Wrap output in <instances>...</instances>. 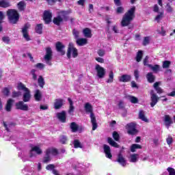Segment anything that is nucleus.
<instances>
[{
  "label": "nucleus",
  "instance_id": "412c9836",
  "mask_svg": "<svg viewBox=\"0 0 175 175\" xmlns=\"http://www.w3.org/2000/svg\"><path fill=\"white\" fill-rule=\"evenodd\" d=\"M132 80V77L129 75H123L119 77V81L120 83H129Z\"/></svg>",
  "mask_w": 175,
  "mask_h": 175
},
{
  "label": "nucleus",
  "instance_id": "79ce46f5",
  "mask_svg": "<svg viewBox=\"0 0 175 175\" xmlns=\"http://www.w3.org/2000/svg\"><path fill=\"white\" fill-rule=\"evenodd\" d=\"M142 58H143V51H138V52L137 53L136 57H135L137 62H140V61H142Z\"/></svg>",
  "mask_w": 175,
  "mask_h": 175
},
{
  "label": "nucleus",
  "instance_id": "c03bdc74",
  "mask_svg": "<svg viewBox=\"0 0 175 175\" xmlns=\"http://www.w3.org/2000/svg\"><path fill=\"white\" fill-rule=\"evenodd\" d=\"M59 142L62 144H66L68 142V137L66 135H61Z\"/></svg>",
  "mask_w": 175,
  "mask_h": 175
},
{
  "label": "nucleus",
  "instance_id": "393cba45",
  "mask_svg": "<svg viewBox=\"0 0 175 175\" xmlns=\"http://www.w3.org/2000/svg\"><path fill=\"white\" fill-rule=\"evenodd\" d=\"M34 99L36 102H40L42 100V92L39 90H36L34 94Z\"/></svg>",
  "mask_w": 175,
  "mask_h": 175
},
{
  "label": "nucleus",
  "instance_id": "b1692460",
  "mask_svg": "<svg viewBox=\"0 0 175 175\" xmlns=\"http://www.w3.org/2000/svg\"><path fill=\"white\" fill-rule=\"evenodd\" d=\"M12 5L10 2L7 0H0V8H3V9H6L8 8H10Z\"/></svg>",
  "mask_w": 175,
  "mask_h": 175
},
{
  "label": "nucleus",
  "instance_id": "2eb2a0df",
  "mask_svg": "<svg viewBox=\"0 0 175 175\" xmlns=\"http://www.w3.org/2000/svg\"><path fill=\"white\" fill-rule=\"evenodd\" d=\"M103 150H104V153L105 154L106 158H108L109 159H111L113 158V154H111V148H110V146H109V145L104 144Z\"/></svg>",
  "mask_w": 175,
  "mask_h": 175
},
{
  "label": "nucleus",
  "instance_id": "864d4df0",
  "mask_svg": "<svg viewBox=\"0 0 175 175\" xmlns=\"http://www.w3.org/2000/svg\"><path fill=\"white\" fill-rule=\"evenodd\" d=\"M124 7L120 5L116 8V13L117 14H122V13H124Z\"/></svg>",
  "mask_w": 175,
  "mask_h": 175
},
{
  "label": "nucleus",
  "instance_id": "bb28decb",
  "mask_svg": "<svg viewBox=\"0 0 175 175\" xmlns=\"http://www.w3.org/2000/svg\"><path fill=\"white\" fill-rule=\"evenodd\" d=\"M36 33H38V35H42L43 33V24L40 23L36 25L35 27Z\"/></svg>",
  "mask_w": 175,
  "mask_h": 175
},
{
  "label": "nucleus",
  "instance_id": "c85d7f7f",
  "mask_svg": "<svg viewBox=\"0 0 175 175\" xmlns=\"http://www.w3.org/2000/svg\"><path fill=\"white\" fill-rule=\"evenodd\" d=\"M139 118L144 122H148V120L146 118V112L143 110H140L139 112Z\"/></svg>",
  "mask_w": 175,
  "mask_h": 175
},
{
  "label": "nucleus",
  "instance_id": "f8f14e48",
  "mask_svg": "<svg viewBox=\"0 0 175 175\" xmlns=\"http://www.w3.org/2000/svg\"><path fill=\"white\" fill-rule=\"evenodd\" d=\"M70 13H72V10H61L58 12V15L60 16V17H62V18L63 19V21H68V20H69V14H70Z\"/></svg>",
  "mask_w": 175,
  "mask_h": 175
},
{
  "label": "nucleus",
  "instance_id": "7ed1b4c3",
  "mask_svg": "<svg viewBox=\"0 0 175 175\" xmlns=\"http://www.w3.org/2000/svg\"><path fill=\"white\" fill-rule=\"evenodd\" d=\"M85 111L90 113V120L92 125V131H96L98 128V123H96V117L94 113V108L90 103H86L84 106Z\"/></svg>",
  "mask_w": 175,
  "mask_h": 175
},
{
  "label": "nucleus",
  "instance_id": "0eeeda50",
  "mask_svg": "<svg viewBox=\"0 0 175 175\" xmlns=\"http://www.w3.org/2000/svg\"><path fill=\"white\" fill-rule=\"evenodd\" d=\"M72 51L73 58H76L79 55V52L77 51V49L73 46H70L68 47L67 51V58H68V59H70V58L72 57Z\"/></svg>",
  "mask_w": 175,
  "mask_h": 175
},
{
  "label": "nucleus",
  "instance_id": "a878e982",
  "mask_svg": "<svg viewBox=\"0 0 175 175\" xmlns=\"http://www.w3.org/2000/svg\"><path fill=\"white\" fill-rule=\"evenodd\" d=\"M107 143L109 144V146H111V147H115V148H119L120 145L117 144L114 140H113V138L109 137L107 138Z\"/></svg>",
  "mask_w": 175,
  "mask_h": 175
},
{
  "label": "nucleus",
  "instance_id": "dca6fc26",
  "mask_svg": "<svg viewBox=\"0 0 175 175\" xmlns=\"http://www.w3.org/2000/svg\"><path fill=\"white\" fill-rule=\"evenodd\" d=\"M58 154H59L58 149L55 148H49L45 151V155H53V157H57Z\"/></svg>",
  "mask_w": 175,
  "mask_h": 175
},
{
  "label": "nucleus",
  "instance_id": "4c0bfd02",
  "mask_svg": "<svg viewBox=\"0 0 175 175\" xmlns=\"http://www.w3.org/2000/svg\"><path fill=\"white\" fill-rule=\"evenodd\" d=\"M153 87L157 91V94H163V90L159 87V82H156L154 83Z\"/></svg>",
  "mask_w": 175,
  "mask_h": 175
},
{
  "label": "nucleus",
  "instance_id": "6e6d98bb",
  "mask_svg": "<svg viewBox=\"0 0 175 175\" xmlns=\"http://www.w3.org/2000/svg\"><path fill=\"white\" fill-rule=\"evenodd\" d=\"M36 72V70H35V69H32L31 70V75H32V79L35 81H36V80H38V75H36V73H35Z\"/></svg>",
  "mask_w": 175,
  "mask_h": 175
},
{
  "label": "nucleus",
  "instance_id": "1a4fd4ad",
  "mask_svg": "<svg viewBox=\"0 0 175 175\" xmlns=\"http://www.w3.org/2000/svg\"><path fill=\"white\" fill-rule=\"evenodd\" d=\"M53 18V13H51L49 10L44 11L43 14V20L44 21V24L49 25L51 23V19Z\"/></svg>",
  "mask_w": 175,
  "mask_h": 175
},
{
  "label": "nucleus",
  "instance_id": "c756f323",
  "mask_svg": "<svg viewBox=\"0 0 175 175\" xmlns=\"http://www.w3.org/2000/svg\"><path fill=\"white\" fill-rule=\"evenodd\" d=\"M142 148L143 146H142V145L133 144L131 145L130 150L131 152H136V150H142Z\"/></svg>",
  "mask_w": 175,
  "mask_h": 175
},
{
  "label": "nucleus",
  "instance_id": "58836bf2",
  "mask_svg": "<svg viewBox=\"0 0 175 175\" xmlns=\"http://www.w3.org/2000/svg\"><path fill=\"white\" fill-rule=\"evenodd\" d=\"M17 90H18V91H25V92L29 90V89L25 87V85L21 82L18 83Z\"/></svg>",
  "mask_w": 175,
  "mask_h": 175
},
{
  "label": "nucleus",
  "instance_id": "de8ad7c7",
  "mask_svg": "<svg viewBox=\"0 0 175 175\" xmlns=\"http://www.w3.org/2000/svg\"><path fill=\"white\" fill-rule=\"evenodd\" d=\"M112 137L115 142H120V134L117 131L113 132Z\"/></svg>",
  "mask_w": 175,
  "mask_h": 175
},
{
  "label": "nucleus",
  "instance_id": "774afa93",
  "mask_svg": "<svg viewBox=\"0 0 175 175\" xmlns=\"http://www.w3.org/2000/svg\"><path fill=\"white\" fill-rule=\"evenodd\" d=\"M84 3H85V0H79L77 1V5H79V6H84Z\"/></svg>",
  "mask_w": 175,
  "mask_h": 175
},
{
  "label": "nucleus",
  "instance_id": "f03ea898",
  "mask_svg": "<svg viewBox=\"0 0 175 175\" xmlns=\"http://www.w3.org/2000/svg\"><path fill=\"white\" fill-rule=\"evenodd\" d=\"M31 91L29 90L25 92L23 96V101H18L15 104L16 109L17 110H22L23 111H28L29 107H28V105L24 103V102H29L31 100Z\"/></svg>",
  "mask_w": 175,
  "mask_h": 175
},
{
  "label": "nucleus",
  "instance_id": "7c9ffc66",
  "mask_svg": "<svg viewBox=\"0 0 175 175\" xmlns=\"http://www.w3.org/2000/svg\"><path fill=\"white\" fill-rule=\"evenodd\" d=\"M76 42L78 46H85L88 43L87 38H78Z\"/></svg>",
  "mask_w": 175,
  "mask_h": 175
},
{
  "label": "nucleus",
  "instance_id": "3c124183",
  "mask_svg": "<svg viewBox=\"0 0 175 175\" xmlns=\"http://www.w3.org/2000/svg\"><path fill=\"white\" fill-rule=\"evenodd\" d=\"M170 64H172L170 62V61L165 60V61L163 62L162 67L163 68V69H167V68H170Z\"/></svg>",
  "mask_w": 175,
  "mask_h": 175
},
{
  "label": "nucleus",
  "instance_id": "39448f33",
  "mask_svg": "<svg viewBox=\"0 0 175 175\" xmlns=\"http://www.w3.org/2000/svg\"><path fill=\"white\" fill-rule=\"evenodd\" d=\"M45 50L46 54L44 57V59L45 60L46 64H47V65H49V66H51V59H53V50L50 46L46 47Z\"/></svg>",
  "mask_w": 175,
  "mask_h": 175
},
{
  "label": "nucleus",
  "instance_id": "c9c22d12",
  "mask_svg": "<svg viewBox=\"0 0 175 175\" xmlns=\"http://www.w3.org/2000/svg\"><path fill=\"white\" fill-rule=\"evenodd\" d=\"M38 83L40 88H44L46 82L44 81V78L42 76L40 75L38 79Z\"/></svg>",
  "mask_w": 175,
  "mask_h": 175
},
{
  "label": "nucleus",
  "instance_id": "72a5a7b5",
  "mask_svg": "<svg viewBox=\"0 0 175 175\" xmlns=\"http://www.w3.org/2000/svg\"><path fill=\"white\" fill-rule=\"evenodd\" d=\"M70 128L71 129V132L73 133H75V132H77L79 131V125L75 122H72L70 124Z\"/></svg>",
  "mask_w": 175,
  "mask_h": 175
},
{
  "label": "nucleus",
  "instance_id": "4468645a",
  "mask_svg": "<svg viewBox=\"0 0 175 175\" xmlns=\"http://www.w3.org/2000/svg\"><path fill=\"white\" fill-rule=\"evenodd\" d=\"M55 49L56 51H57V53H59L60 55H65V45H64L62 42L59 41L57 42L55 44Z\"/></svg>",
  "mask_w": 175,
  "mask_h": 175
},
{
  "label": "nucleus",
  "instance_id": "bf43d9fd",
  "mask_svg": "<svg viewBox=\"0 0 175 175\" xmlns=\"http://www.w3.org/2000/svg\"><path fill=\"white\" fill-rule=\"evenodd\" d=\"M167 172L169 173V175H175V170H174V168L169 167L167 169Z\"/></svg>",
  "mask_w": 175,
  "mask_h": 175
},
{
  "label": "nucleus",
  "instance_id": "37998d69",
  "mask_svg": "<svg viewBox=\"0 0 175 175\" xmlns=\"http://www.w3.org/2000/svg\"><path fill=\"white\" fill-rule=\"evenodd\" d=\"M31 151H34L38 154V155H40L41 154H43V151H42V149L39 146H34L31 148Z\"/></svg>",
  "mask_w": 175,
  "mask_h": 175
},
{
  "label": "nucleus",
  "instance_id": "f704fd0d",
  "mask_svg": "<svg viewBox=\"0 0 175 175\" xmlns=\"http://www.w3.org/2000/svg\"><path fill=\"white\" fill-rule=\"evenodd\" d=\"M68 101L70 105L68 113L69 114H72V113L75 111V106H73V100H72V98H68Z\"/></svg>",
  "mask_w": 175,
  "mask_h": 175
},
{
  "label": "nucleus",
  "instance_id": "6e6552de",
  "mask_svg": "<svg viewBox=\"0 0 175 175\" xmlns=\"http://www.w3.org/2000/svg\"><path fill=\"white\" fill-rule=\"evenodd\" d=\"M29 27H31V25H29V23H26L22 28V33L23 35V38L27 40V42H29V40H31V38H29V34L28 33V29H29Z\"/></svg>",
  "mask_w": 175,
  "mask_h": 175
},
{
  "label": "nucleus",
  "instance_id": "e2e57ef3",
  "mask_svg": "<svg viewBox=\"0 0 175 175\" xmlns=\"http://www.w3.org/2000/svg\"><path fill=\"white\" fill-rule=\"evenodd\" d=\"M105 51L103 49H99L97 51V54L99 55V57H103L105 55Z\"/></svg>",
  "mask_w": 175,
  "mask_h": 175
},
{
  "label": "nucleus",
  "instance_id": "20e7f679",
  "mask_svg": "<svg viewBox=\"0 0 175 175\" xmlns=\"http://www.w3.org/2000/svg\"><path fill=\"white\" fill-rule=\"evenodd\" d=\"M7 16L10 24H17L20 20V14L14 9H9L7 11Z\"/></svg>",
  "mask_w": 175,
  "mask_h": 175
},
{
  "label": "nucleus",
  "instance_id": "a18cd8bd",
  "mask_svg": "<svg viewBox=\"0 0 175 175\" xmlns=\"http://www.w3.org/2000/svg\"><path fill=\"white\" fill-rule=\"evenodd\" d=\"M72 35L75 39L78 40L80 38V31L77 30L76 29H74L72 30Z\"/></svg>",
  "mask_w": 175,
  "mask_h": 175
},
{
  "label": "nucleus",
  "instance_id": "338daca9",
  "mask_svg": "<svg viewBox=\"0 0 175 175\" xmlns=\"http://www.w3.org/2000/svg\"><path fill=\"white\" fill-rule=\"evenodd\" d=\"M36 66L38 68V69H43L44 68V64H42V63H38Z\"/></svg>",
  "mask_w": 175,
  "mask_h": 175
},
{
  "label": "nucleus",
  "instance_id": "423d86ee",
  "mask_svg": "<svg viewBox=\"0 0 175 175\" xmlns=\"http://www.w3.org/2000/svg\"><path fill=\"white\" fill-rule=\"evenodd\" d=\"M126 128L127 129L128 135L135 136L137 133H139V130L136 129V123H129L126 124Z\"/></svg>",
  "mask_w": 175,
  "mask_h": 175
},
{
  "label": "nucleus",
  "instance_id": "473e14b6",
  "mask_svg": "<svg viewBox=\"0 0 175 175\" xmlns=\"http://www.w3.org/2000/svg\"><path fill=\"white\" fill-rule=\"evenodd\" d=\"M146 79L148 83H152L155 81V76L152 74V72H148L146 75Z\"/></svg>",
  "mask_w": 175,
  "mask_h": 175
},
{
  "label": "nucleus",
  "instance_id": "69168bd1",
  "mask_svg": "<svg viewBox=\"0 0 175 175\" xmlns=\"http://www.w3.org/2000/svg\"><path fill=\"white\" fill-rule=\"evenodd\" d=\"M134 76L135 77V80H139V70H134Z\"/></svg>",
  "mask_w": 175,
  "mask_h": 175
},
{
  "label": "nucleus",
  "instance_id": "9b49d317",
  "mask_svg": "<svg viewBox=\"0 0 175 175\" xmlns=\"http://www.w3.org/2000/svg\"><path fill=\"white\" fill-rule=\"evenodd\" d=\"M159 100V97L157 96V94L154 93V90L150 92V107H154L158 101Z\"/></svg>",
  "mask_w": 175,
  "mask_h": 175
},
{
  "label": "nucleus",
  "instance_id": "5fc2aeb1",
  "mask_svg": "<svg viewBox=\"0 0 175 175\" xmlns=\"http://www.w3.org/2000/svg\"><path fill=\"white\" fill-rule=\"evenodd\" d=\"M50 161H51V157H50V155H46L45 157H43V163H49Z\"/></svg>",
  "mask_w": 175,
  "mask_h": 175
},
{
  "label": "nucleus",
  "instance_id": "680f3d73",
  "mask_svg": "<svg viewBox=\"0 0 175 175\" xmlns=\"http://www.w3.org/2000/svg\"><path fill=\"white\" fill-rule=\"evenodd\" d=\"M2 40L4 43H7L8 44H9V42H10V38H9V37L4 36L2 38Z\"/></svg>",
  "mask_w": 175,
  "mask_h": 175
},
{
  "label": "nucleus",
  "instance_id": "ddd939ff",
  "mask_svg": "<svg viewBox=\"0 0 175 175\" xmlns=\"http://www.w3.org/2000/svg\"><path fill=\"white\" fill-rule=\"evenodd\" d=\"M70 13H72V10H61L58 12V15L60 16V17H62V18L63 19V21H68V20H69V14H70Z\"/></svg>",
  "mask_w": 175,
  "mask_h": 175
},
{
  "label": "nucleus",
  "instance_id": "49530a36",
  "mask_svg": "<svg viewBox=\"0 0 175 175\" xmlns=\"http://www.w3.org/2000/svg\"><path fill=\"white\" fill-rule=\"evenodd\" d=\"M148 68H150V69H152L153 72H158L159 71L160 66L158 64H155L154 66H152L150 64V65H148Z\"/></svg>",
  "mask_w": 175,
  "mask_h": 175
},
{
  "label": "nucleus",
  "instance_id": "ea45409f",
  "mask_svg": "<svg viewBox=\"0 0 175 175\" xmlns=\"http://www.w3.org/2000/svg\"><path fill=\"white\" fill-rule=\"evenodd\" d=\"M114 81V72L113 70H111L109 74V79L106 81V83L109 84L113 83Z\"/></svg>",
  "mask_w": 175,
  "mask_h": 175
},
{
  "label": "nucleus",
  "instance_id": "2f4dec72",
  "mask_svg": "<svg viewBox=\"0 0 175 175\" xmlns=\"http://www.w3.org/2000/svg\"><path fill=\"white\" fill-rule=\"evenodd\" d=\"M83 33L85 38H92V33L91 32V30L88 27L83 29Z\"/></svg>",
  "mask_w": 175,
  "mask_h": 175
},
{
  "label": "nucleus",
  "instance_id": "f3484780",
  "mask_svg": "<svg viewBox=\"0 0 175 175\" xmlns=\"http://www.w3.org/2000/svg\"><path fill=\"white\" fill-rule=\"evenodd\" d=\"M62 106H64V99L56 98L54 103V109L55 110H59Z\"/></svg>",
  "mask_w": 175,
  "mask_h": 175
},
{
  "label": "nucleus",
  "instance_id": "5701e85b",
  "mask_svg": "<svg viewBox=\"0 0 175 175\" xmlns=\"http://www.w3.org/2000/svg\"><path fill=\"white\" fill-rule=\"evenodd\" d=\"M17 8L19 12H24L27 8V3L24 1H21L17 3Z\"/></svg>",
  "mask_w": 175,
  "mask_h": 175
},
{
  "label": "nucleus",
  "instance_id": "9d476101",
  "mask_svg": "<svg viewBox=\"0 0 175 175\" xmlns=\"http://www.w3.org/2000/svg\"><path fill=\"white\" fill-rule=\"evenodd\" d=\"M96 72H97V76L99 79H103L105 76L106 75V70L100 65L96 64L95 68Z\"/></svg>",
  "mask_w": 175,
  "mask_h": 175
},
{
  "label": "nucleus",
  "instance_id": "aec40b11",
  "mask_svg": "<svg viewBox=\"0 0 175 175\" xmlns=\"http://www.w3.org/2000/svg\"><path fill=\"white\" fill-rule=\"evenodd\" d=\"M164 123L165 126L167 129L170 128V125L173 124V120H172V118H170V116L169 115H165L164 116Z\"/></svg>",
  "mask_w": 175,
  "mask_h": 175
},
{
  "label": "nucleus",
  "instance_id": "cd10ccee",
  "mask_svg": "<svg viewBox=\"0 0 175 175\" xmlns=\"http://www.w3.org/2000/svg\"><path fill=\"white\" fill-rule=\"evenodd\" d=\"M13 99L10 98L7 101L6 105H5V110L6 111H12V107L13 106Z\"/></svg>",
  "mask_w": 175,
  "mask_h": 175
},
{
  "label": "nucleus",
  "instance_id": "4be33fe9",
  "mask_svg": "<svg viewBox=\"0 0 175 175\" xmlns=\"http://www.w3.org/2000/svg\"><path fill=\"white\" fill-rule=\"evenodd\" d=\"M53 23L55 24V25L59 27V25H61V23H64V19L62 17H61V16L57 14L56 17L53 18Z\"/></svg>",
  "mask_w": 175,
  "mask_h": 175
},
{
  "label": "nucleus",
  "instance_id": "8fccbe9b",
  "mask_svg": "<svg viewBox=\"0 0 175 175\" xmlns=\"http://www.w3.org/2000/svg\"><path fill=\"white\" fill-rule=\"evenodd\" d=\"M163 18V12H159V14L154 18V20L159 23V21Z\"/></svg>",
  "mask_w": 175,
  "mask_h": 175
},
{
  "label": "nucleus",
  "instance_id": "4d7b16f0",
  "mask_svg": "<svg viewBox=\"0 0 175 175\" xmlns=\"http://www.w3.org/2000/svg\"><path fill=\"white\" fill-rule=\"evenodd\" d=\"M142 44L143 46H147V44H150V37H144Z\"/></svg>",
  "mask_w": 175,
  "mask_h": 175
},
{
  "label": "nucleus",
  "instance_id": "09e8293b",
  "mask_svg": "<svg viewBox=\"0 0 175 175\" xmlns=\"http://www.w3.org/2000/svg\"><path fill=\"white\" fill-rule=\"evenodd\" d=\"M137 157H139V154H133L131 155V162H133L135 163V162H137Z\"/></svg>",
  "mask_w": 175,
  "mask_h": 175
},
{
  "label": "nucleus",
  "instance_id": "603ef678",
  "mask_svg": "<svg viewBox=\"0 0 175 175\" xmlns=\"http://www.w3.org/2000/svg\"><path fill=\"white\" fill-rule=\"evenodd\" d=\"M2 93L3 94L4 96H9L10 95V90L8 88H4L2 90Z\"/></svg>",
  "mask_w": 175,
  "mask_h": 175
},
{
  "label": "nucleus",
  "instance_id": "13d9d810",
  "mask_svg": "<svg viewBox=\"0 0 175 175\" xmlns=\"http://www.w3.org/2000/svg\"><path fill=\"white\" fill-rule=\"evenodd\" d=\"M21 96V92H12V98H18V96Z\"/></svg>",
  "mask_w": 175,
  "mask_h": 175
},
{
  "label": "nucleus",
  "instance_id": "e433bc0d",
  "mask_svg": "<svg viewBox=\"0 0 175 175\" xmlns=\"http://www.w3.org/2000/svg\"><path fill=\"white\" fill-rule=\"evenodd\" d=\"M127 98H128L129 100L131 103H133L134 105H136V103H139V98H137V97H136V96L129 95V96H127Z\"/></svg>",
  "mask_w": 175,
  "mask_h": 175
},
{
  "label": "nucleus",
  "instance_id": "0e129e2a",
  "mask_svg": "<svg viewBox=\"0 0 175 175\" xmlns=\"http://www.w3.org/2000/svg\"><path fill=\"white\" fill-rule=\"evenodd\" d=\"M113 2L115 3L116 6H121V5H122L121 0H113Z\"/></svg>",
  "mask_w": 175,
  "mask_h": 175
},
{
  "label": "nucleus",
  "instance_id": "6ab92c4d",
  "mask_svg": "<svg viewBox=\"0 0 175 175\" xmlns=\"http://www.w3.org/2000/svg\"><path fill=\"white\" fill-rule=\"evenodd\" d=\"M117 162L120 163L123 167H125L126 166V160L125 158H124V156H122V154L119 153L118 154V158H117Z\"/></svg>",
  "mask_w": 175,
  "mask_h": 175
},
{
  "label": "nucleus",
  "instance_id": "a211bd4d",
  "mask_svg": "<svg viewBox=\"0 0 175 175\" xmlns=\"http://www.w3.org/2000/svg\"><path fill=\"white\" fill-rule=\"evenodd\" d=\"M57 117L58 120H60V122L65 124L66 122V112L65 111H62L57 113Z\"/></svg>",
  "mask_w": 175,
  "mask_h": 175
},
{
  "label": "nucleus",
  "instance_id": "f257e3e1",
  "mask_svg": "<svg viewBox=\"0 0 175 175\" xmlns=\"http://www.w3.org/2000/svg\"><path fill=\"white\" fill-rule=\"evenodd\" d=\"M135 12L136 7L134 5L124 14L120 23L121 27H128V29L133 28V25H131V22L133 21V18L136 17Z\"/></svg>",
  "mask_w": 175,
  "mask_h": 175
},
{
  "label": "nucleus",
  "instance_id": "a19ab883",
  "mask_svg": "<svg viewBox=\"0 0 175 175\" xmlns=\"http://www.w3.org/2000/svg\"><path fill=\"white\" fill-rule=\"evenodd\" d=\"M73 145H74V148H83V145L81 144V142H80V140L79 139H74Z\"/></svg>",
  "mask_w": 175,
  "mask_h": 175
},
{
  "label": "nucleus",
  "instance_id": "052dcab7",
  "mask_svg": "<svg viewBox=\"0 0 175 175\" xmlns=\"http://www.w3.org/2000/svg\"><path fill=\"white\" fill-rule=\"evenodd\" d=\"M148 56H146L145 58L144 59L143 64L144 66H148V65H151L148 64Z\"/></svg>",
  "mask_w": 175,
  "mask_h": 175
}]
</instances>
